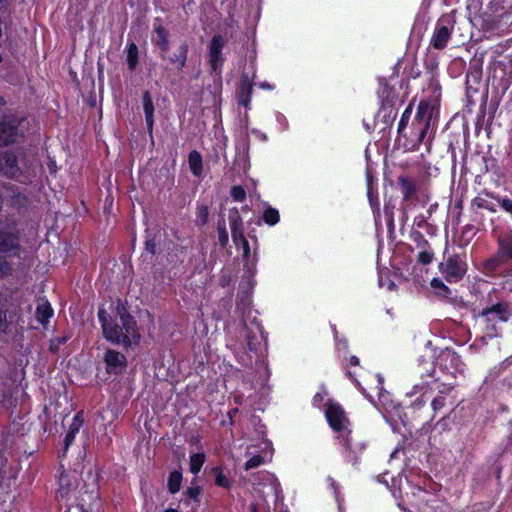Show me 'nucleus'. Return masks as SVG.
Returning a JSON list of instances; mask_svg holds the SVG:
<instances>
[{"label":"nucleus","instance_id":"f257e3e1","mask_svg":"<svg viewBox=\"0 0 512 512\" xmlns=\"http://www.w3.org/2000/svg\"><path fill=\"white\" fill-rule=\"evenodd\" d=\"M0 173L19 180L20 182L30 181L36 176V162L20 165L17 157L11 153L0 154Z\"/></svg>","mask_w":512,"mask_h":512},{"label":"nucleus","instance_id":"f03ea898","mask_svg":"<svg viewBox=\"0 0 512 512\" xmlns=\"http://www.w3.org/2000/svg\"><path fill=\"white\" fill-rule=\"evenodd\" d=\"M512 313L505 302H498L491 307L483 309L479 317L485 324L486 335L494 337L498 335L497 324L507 322Z\"/></svg>","mask_w":512,"mask_h":512},{"label":"nucleus","instance_id":"7ed1b4c3","mask_svg":"<svg viewBox=\"0 0 512 512\" xmlns=\"http://www.w3.org/2000/svg\"><path fill=\"white\" fill-rule=\"evenodd\" d=\"M439 115L437 100H422L419 103L415 120L419 127V141H423Z\"/></svg>","mask_w":512,"mask_h":512},{"label":"nucleus","instance_id":"20e7f679","mask_svg":"<svg viewBox=\"0 0 512 512\" xmlns=\"http://www.w3.org/2000/svg\"><path fill=\"white\" fill-rule=\"evenodd\" d=\"M19 308V300L14 291H0V332H4L13 321Z\"/></svg>","mask_w":512,"mask_h":512},{"label":"nucleus","instance_id":"39448f33","mask_svg":"<svg viewBox=\"0 0 512 512\" xmlns=\"http://www.w3.org/2000/svg\"><path fill=\"white\" fill-rule=\"evenodd\" d=\"M20 250L21 246L14 223L12 221L3 223L0 220V253L19 257Z\"/></svg>","mask_w":512,"mask_h":512},{"label":"nucleus","instance_id":"423d86ee","mask_svg":"<svg viewBox=\"0 0 512 512\" xmlns=\"http://www.w3.org/2000/svg\"><path fill=\"white\" fill-rule=\"evenodd\" d=\"M455 23L452 15L442 16L436 23L430 45L438 50L444 49L451 38Z\"/></svg>","mask_w":512,"mask_h":512},{"label":"nucleus","instance_id":"0eeeda50","mask_svg":"<svg viewBox=\"0 0 512 512\" xmlns=\"http://www.w3.org/2000/svg\"><path fill=\"white\" fill-rule=\"evenodd\" d=\"M512 263V233L505 234L498 238L497 254L486 261V268L494 270L497 267Z\"/></svg>","mask_w":512,"mask_h":512},{"label":"nucleus","instance_id":"6e6552de","mask_svg":"<svg viewBox=\"0 0 512 512\" xmlns=\"http://www.w3.org/2000/svg\"><path fill=\"white\" fill-rule=\"evenodd\" d=\"M441 273L448 282H458L466 272V264L459 255L449 256L439 266Z\"/></svg>","mask_w":512,"mask_h":512},{"label":"nucleus","instance_id":"1a4fd4ad","mask_svg":"<svg viewBox=\"0 0 512 512\" xmlns=\"http://www.w3.org/2000/svg\"><path fill=\"white\" fill-rule=\"evenodd\" d=\"M98 317L102 324L104 337L114 344H122L125 346V342L128 341L125 340L123 326L111 323L108 320V314L104 309L99 310Z\"/></svg>","mask_w":512,"mask_h":512},{"label":"nucleus","instance_id":"9d476101","mask_svg":"<svg viewBox=\"0 0 512 512\" xmlns=\"http://www.w3.org/2000/svg\"><path fill=\"white\" fill-rule=\"evenodd\" d=\"M105 369L108 374H121L127 367V359L119 351L108 349L103 357Z\"/></svg>","mask_w":512,"mask_h":512},{"label":"nucleus","instance_id":"9b49d317","mask_svg":"<svg viewBox=\"0 0 512 512\" xmlns=\"http://www.w3.org/2000/svg\"><path fill=\"white\" fill-rule=\"evenodd\" d=\"M120 313V320L121 324L123 326L124 331V337L125 340L128 342H125V347H129L132 344H138L140 341V333L137 328L136 321L134 318L125 313V312H119Z\"/></svg>","mask_w":512,"mask_h":512},{"label":"nucleus","instance_id":"f8f14e48","mask_svg":"<svg viewBox=\"0 0 512 512\" xmlns=\"http://www.w3.org/2000/svg\"><path fill=\"white\" fill-rule=\"evenodd\" d=\"M326 418L330 426L336 431L344 430L347 427L348 419L339 404L329 403L326 409Z\"/></svg>","mask_w":512,"mask_h":512},{"label":"nucleus","instance_id":"ddd939ff","mask_svg":"<svg viewBox=\"0 0 512 512\" xmlns=\"http://www.w3.org/2000/svg\"><path fill=\"white\" fill-rule=\"evenodd\" d=\"M233 242L237 247L242 248V259L244 261L245 273L248 274L249 277H252L255 273L256 259L254 256H251L248 240L244 235H238L235 236Z\"/></svg>","mask_w":512,"mask_h":512},{"label":"nucleus","instance_id":"4468645a","mask_svg":"<svg viewBox=\"0 0 512 512\" xmlns=\"http://www.w3.org/2000/svg\"><path fill=\"white\" fill-rule=\"evenodd\" d=\"M224 43L225 41L221 35H215L211 40L209 47V63L213 72H217L223 63L222 49Z\"/></svg>","mask_w":512,"mask_h":512},{"label":"nucleus","instance_id":"2eb2a0df","mask_svg":"<svg viewBox=\"0 0 512 512\" xmlns=\"http://www.w3.org/2000/svg\"><path fill=\"white\" fill-rule=\"evenodd\" d=\"M58 495L65 498L77 487V474L76 472H63L59 477Z\"/></svg>","mask_w":512,"mask_h":512},{"label":"nucleus","instance_id":"dca6fc26","mask_svg":"<svg viewBox=\"0 0 512 512\" xmlns=\"http://www.w3.org/2000/svg\"><path fill=\"white\" fill-rule=\"evenodd\" d=\"M17 125L14 121L0 122V146L7 145L15 140Z\"/></svg>","mask_w":512,"mask_h":512},{"label":"nucleus","instance_id":"f3484780","mask_svg":"<svg viewBox=\"0 0 512 512\" xmlns=\"http://www.w3.org/2000/svg\"><path fill=\"white\" fill-rule=\"evenodd\" d=\"M83 425V417L82 413H77L69 426L68 432L65 435L64 438V452H66L69 448V446L73 443L76 434L80 431L81 427Z\"/></svg>","mask_w":512,"mask_h":512},{"label":"nucleus","instance_id":"a211bd4d","mask_svg":"<svg viewBox=\"0 0 512 512\" xmlns=\"http://www.w3.org/2000/svg\"><path fill=\"white\" fill-rule=\"evenodd\" d=\"M53 315L50 303L44 299H37L35 317L41 324H46Z\"/></svg>","mask_w":512,"mask_h":512},{"label":"nucleus","instance_id":"6ab92c4d","mask_svg":"<svg viewBox=\"0 0 512 512\" xmlns=\"http://www.w3.org/2000/svg\"><path fill=\"white\" fill-rule=\"evenodd\" d=\"M398 183L400 185V189L403 194V199L405 201H410L416 196L417 185L413 179L405 176H400L398 178Z\"/></svg>","mask_w":512,"mask_h":512},{"label":"nucleus","instance_id":"aec40b11","mask_svg":"<svg viewBox=\"0 0 512 512\" xmlns=\"http://www.w3.org/2000/svg\"><path fill=\"white\" fill-rule=\"evenodd\" d=\"M143 110L145 113V120L149 133H152L154 124V104L152 97L148 91L144 92L142 97Z\"/></svg>","mask_w":512,"mask_h":512},{"label":"nucleus","instance_id":"412c9836","mask_svg":"<svg viewBox=\"0 0 512 512\" xmlns=\"http://www.w3.org/2000/svg\"><path fill=\"white\" fill-rule=\"evenodd\" d=\"M155 37L153 42L161 49L162 53H167L169 50L168 31L161 25L155 26Z\"/></svg>","mask_w":512,"mask_h":512},{"label":"nucleus","instance_id":"4be33fe9","mask_svg":"<svg viewBox=\"0 0 512 512\" xmlns=\"http://www.w3.org/2000/svg\"><path fill=\"white\" fill-rule=\"evenodd\" d=\"M188 164H189L191 173L196 177H200L202 174L203 166H202V157L198 151L193 150L189 153Z\"/></svg>","mask_w":512,"mask_h":512},{"label":"nucleus","instance_id":"5701e85b","mask_svg":"<svg viewBox=\"0 0 512 512\" xmlns=\"http://www.w3.org/2000/svg\"><path fill=\"white\" fill-rule=\"evenodd\" d=\"M188 46L182 44L178 50L169 57L170 63L176 65L177 68L182 69L185 66L187 60Z\"/></svg>","mask_w":512,"mask_h":512},{"label":"nucleus","instance_id":"b1692460","mask_svg":"<svg viewBox=\"0 0 512 512\" xmlns=\"http://www.w3.org/2000/svg\"><path fill=\"white\" fill-rule=\"evenodd\" d=\"M252 91V84L247 76H243L240 84V101L239 103L243 106H247L250 101V94Z\"/></svg>","mask_w":512,"mask_h":512},{"label":"nucleus","instance_id":"393cba45","mask_svg":"<svg viewBox=\"0 0 512 512\" xmlns=\"http://www.w3.org/2000/svg\"><path fill=\"white\" fill-rule=\"evenodd\" d=\"M127 64L130 70H134L138 64V48L134 42L127 46Z\"/></svg>","mask_w":512,"mask_h":512},{"label":"nucleus","instance_id":"a878e982","mask_svg":"<svg viewBox=\"0 0 512 512\" xmlns=\"http://www.w3.org/2000/svg\"><path fill=\"white\" fill-rule=\"evenodd\" d=\"M182 481V474L175 470L172 471L168 478V489L170 493L175 494L180 490Z\"/></svg>","mask_w":512,"mask_h":512},{"label":"nucleus","instance_id":"bb28decb","mask_svg":"<svg viewBox=\"0 0 512 512\" xmlns=\"http://www.w3.org/2000/svg\"><path fill=\"white\" fill-rule=\"evenodd\" d=\"M230 228H231L232 239H234L235 236L244 235V230L242 227V219L238 215L237 212H235L234 215H230Z\"/></svg>","mask_w":512,"mask_h":512},{"label":"nucleus","instance_id":"cd10ccee","mask_svg":"<svg viewBox=\"0 0 512 512\" xmlns=\"http://www.w3.org/2000/svg\"><path fill=\"white\" fill-rule=\"evenodd\" d=\"M205 462V455L203 453H195L190 456V471L197 474Z\"/></svg>","mask_w":512,"mask_h":512},{"label":"nucleus","instance_id":"c85d7f7f","mask_svg":"<svg viewBox=\"0 0 512 512\" xmlns=\"http://www.w3.org/2000/svg\"><path fill=\"white\" fill-rule=\"evenodd\" d=\"M217 232H218V242L221 246H226L228 244V241H229V236H228V232L226 230V226H225V221H219L218 222V227H217Z\"/></svg>","mask_w":512,"mask_h":512},{"label":"nucleus","instance_id":"c756f323","mask_svg":"<svg viewBox=\"0 0 512 512\" xmlns=\"http://www.w3.org/2000/svg\"><path fill=\"white\" fill-rule=\"evenodd\" d=\"M458 356L450 351V350H445V351H442L441 354L439 355V358H438V364L442 367L443 366V362H450L452 365L457 363L458 362Z\"/></svg>","mask_w":512,"mask_h":512},{"label":"nucleus","instance_id":"7c9ffc66","mask_svg":"<svg viewBox=\"0 0 512 512\" xmlns=\"http://www.w3.org/2000/svg\"><path fill=\"white\" fill-rule=\"evenodd\" d=\"M263 219L268 225H275L279 222V212L274 208H268L264 212Z\"/></svg>","mask_w":512,"mask_h":512},{"label":"nucleus","instance_id":"2f4dec72","mask_svg":"<svg viewBox=\"0 0 512 512\" xmlns=\"http://www.w3.org/2000/svg\"><path fill=\"white\" fill-rule=\"evenodd\" d=\"M213 471L216 474V485L225 489H229L232 485V482L218 468H214Z\"/></svg>","mask_w":512,"mask_h":512},{"label":"nucleus","instance_id":"473e14b6","mask_svg":"<svg viewBox=\"0 0 512 512\" xmlns=\"http://www.w3.org/2000/svg\"><path fill=\"white\" fill-rule=\"evenodd\" d=\"M12 264L6 256H0V279L6 278L12 273Z\"/></svg>","mask_w":512,"mask_h":512},{"label":"nucleus","instance_id":"72a5a7b5","mask_svg":"<svg viewBox=\"0 0 512 512\" xmlns=\"http://www.w3.org/2000/svg\"><path fill=\"white\" fill-rule=\"evenodd\" d=\"M472 205L480 209L489 210L491 212L496 211L494 205L491 202H489L486 198H483L481 196L474 198Z\"/></svg>","mask_w":512,"mask_h":512},{"label":"nucleus","instance_id":"f704fd0d","mask_svg":"<svg viewBox=\"0 0 512 512\" xmlns=\"http://www.w3.org/2000/svg\"><path fill=\"white\" fill-rule=\"evenodd\" d=\"M411 112H412V107H411V105H409L403 112L401 119L398 123V132L399 133H402L403 130L406 128V126L409 122L410 116H411Z\"/></svg>","mask_w":512,"mask_h":512},{"label":"nucleus","instance_id":"c9c22d12","mask_svg":"<svg viewBox=\"0 0 512 512\" xmlns=\"http://www.w3.org/2000/svg\"><path fill=\"white\" fill-rule=\"evenodd\" d=\"M434 253L431 249H424L418 254V261L424 265L430 264L433 260Z\"/></svg>","mask_w":512,"mask_h":512},{"label":"nucleus","instance_id":"e433bc0d","mask_svg":"<svg viewBox=\"0 0 512 512\" xmlns=\"http://www.w3.org/2000/svg\"><path fill=\"white\" fill-rule=\"evenodd\" d=\"M231 196L235 201L242 202L246 198V192L242 186H233Z\"/></svg>","mask_w":512,"mask_h":512},{"label":"nucleus","instance_id":"4c0bfd02","mask_svg":"<svg viewBox=\"0 0 512 512\" xmlns=\"http://www.w3.org/2000/svg\"><path fill=\"white\" fill-rule=\"evenodd\" d=\"M446 404V397L444 395L436 396L432 401V408L434 412L441 410Z\"/></svg>","mask_w":512,"mask_h":512},{"label":"nucleus","instance_id":"58836bf2","mask_svg":"<svg viewBox=\"0 0 512 512\" xmlns=\"http://www.w3.org/2000/svg\"><path fill=\"white\" fill-rule=\"evenodd\" d=\"M262 462L263 458L260 455L253 456L245 463V470L254 469L261 465Z\"/></svg>","mask_w":512,"mask_h":512},{"label":"nucleus","instance_id":"ea45409f","mask_svg":"<svg viewBox=\"0 0 512 512\" xmlns=\"http://www.w3.org/2000/svg\"><path fill=\"white\" fill-rule=\"evenodd\" d=\"M200 493H201V489L199 486H192V487H189L185 494L190 498V499H193L194 501H198V498L200 496Z\"/></svg>","mask_w":512,"mask_h":512},{"label":"nucleus","instance_id":"a19ab883","mask_svg":"<svg viewBox=\"0 0 512 512\" xmlns=\"http://www.w3.org/2000/svg\"><path fill=\"white\" fill-rule=\"evenodd\" d=\"M431 286L435 289H440V290H443L444 292L448 293L449 292V289L448 287L443 283L442 280L438 279V278H434L432 279L431 281Z\"/></svg>","mask_w":512,"mask_h":512},{"label":"nucleus","instance_id":"79ce46f5","mask_svg":"<svg viewBox=\"0 0 512 512\" xmlns=\"http://www.w3.org/2000/svg\"><path fill=\"white\" fill-rule=\"evenodd\" d=\"M501 207L508 213L512 214V200L508 198L499 199Z\"/></svg>","mask_w":512,"mask_h":512},{"label":"nucleus","instance_id":"37998d69","mask_svg":"<svg viewBox=\"0 0 512 512\" xmlns=\"http://www.w3.org/2000/svg\"><path fill=\"white\" fill-rule=\"evenodd\" d=\"M208 209L205 206L199 207L198 209V217L201 220V224H205L207 221Z\"/></svg>","mask_w":512,"mask_h":512},{"label":"nucleus","instance_id":"c03bdc74","mask_svg":"<svg viewBox=\"0 0 512 512\" xmlns=\"http://www.w3.org/2000/svg\"><path fill=\"white\" fill-rule=\"evenodd\" d=\"M323 400H324V395L322 393H317L313 397V404L315 406H319L322 403Z\"/></svg>","mask_w":512,"mask_h":512},{"label":"nucleus","instance_id":"a18cd8bd","mask_svg":"<svg viewBox=\"0 0 512 512\" xmlns=\"http://www.w3.org/2000/svg\"><path fill=\"white\" fill-rule=\"evenodd\" d=\"M349 363L351 365L357 366V365H359V358L356 357V356H351L350 360H349Z\"/></svg>","mask_w":512,"mask_h":512},{"label":"nucleus","instance_id":"49530a36","mask_svg":"<svg viewBox=\"0 0 512 512\" xmlns=\"http://www.w3.org/2000/svg\"><path fill=\"white\" fill-rule=\"evenodd\" d=\"M146 248L148 251H150L151 253H154V248H153V245H150L149 242L146 243Z\"/></svg>","mask_w":512,"mask_h":512},{"label":"nucleus","instance_id":"de8ad7c7","mask_svg":"<svg viewBox=\"0 0 512 512\" xmlns=\"http://www.w3.org/2000/svg\"><path fill=\"white\" fill-rule=\"evenodd\" d=\"M328 482H329L330 486H331L332 488H334V489H335V487H336V482L334 481V479H332V478H328Z\"/></svg>","mask_w":512,"mask_h":512},{"label":"nucleus","instance_id":"09e8293b","mask_svg":"<svg viewBox=\"0 0 512 512\" xmlns=\"http://www.w3.org/2000/svg\"><path fill=\"white\" fill-rule=\"evenodd\" d=\"M261 87H262V88H265V89H271V88H272V87H271L269 84H267V83H262V84H261Z\"/></svg>","mask_w":512,"mask_h":512},{"label":"nucleus","instance_id":"8fccbe9b","mask_svg":"<svg viewBox=\"0 0 512 512\" xmlns=\"http://www.w3.org/2000/svg\"><path fill=\"white\" fill-rule=\"evenodd\" d=\"M165 512H177L175 509H167Z\"/></svg>","mask_w":512,"mask_h":512},{"label":"nucleus","instance_id":"3c124183","mask_svg":"<svg viewBox=\"0 0 512 512\" xmlns=\"http://www.w3.org/2000/svg\"><path fill=\"white\" fill-rule=\"evenodd\" d=\"M423 244H424V246H428V243L425 240H423Z\"/></svg>","mask_w":512,"mask_h":512},{"label":"nucleus","instance_id":"603ef678","mask_svg":"<svg viewBox=\"0 0 512 512\" xmlns=\"http://www.w3.org/2000/svg\"><path fill=\"white\" fill-rule=\"evenodd\" d=\"M248 283H249V285L252 286V280L251 279L248 280Z\"/></svg>","mask_w":512,"mask_h":512},{"label":"nucleus","instance_id":"864d4df0","mask_svg":"<svg viewBox=\"0 0 512 512\" xmlns=\"http://www.w3.org/2000/svg\"><path fill=\"white\" fill-rule=\"evenodd\" d=\"M4 1H5V0H0V4H1L2 2H4Z\"/></svg>","mask_w":512,"mask_h":512},{"label":"nucleus","instance_id":"5fc2aeb1","mask_svg":"<svg viewBox=\"0 0 512 512\" xmlns=\"http://www.w3.org/2000/svg\"><path fill=\"white\" fill-rule=\"evenodd\" d=\"M2 102V99L0 98V103Z\"/></svg>","mask_w":512,"mask_h":512}]
</instances>
